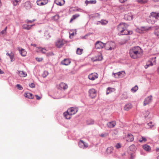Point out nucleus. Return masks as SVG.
Instances as JSON below:
<instances>
[{
    "mask_svg": "<svg viewBox=\"0 0 159 159\" xmlns=\"http://www.w3.org/2000/svg\"><path fill=\"white\" fill-rule=\"evenodd\" d=\"M35 59H36V60L37 61H39V62L43 60V59L42 58L36 57Z\"/></svg>",
    "mask_w": 159,
    "mask_h": 159,
    "instance_id": "55",
    "label": "nucleus"
},
{
    "mask_svg": "<svg viewBox=\"0 0 159 159\" xmlns=\"http://www.w3.org/2000/svg\"><path fill=\"white\" fill-rule=\"evenodd\" d=\"M16 87L19 90H22L23 89V87L21 86V85L19 84H17L16 85Z\"/></svg>",
    "mask_w": 159,
    "mask_h": 159,
    "instance_id": "54",
    "label": "nucleus"
},
{
    "mask_svg": "<svg viewBox=\"0 0 159 159\" xmlns=\"http://www.w3.org/2000/svg\"><path fill=\"white\" fill-rule=\"evenodd\" d=\"M119 1L121 3H123L125 2L124 0H119Z\"/></svg>",
    "mask_w": 159,
    "mask_h": 159,
    "instance_id": "62",
    "label": "nucleus"
},
{
    "mask_svg": "<svg viewBox=\"0 0 159 159\" xmlns=\"http://www.w3.org/2000/svg\"><path fill=\"white\" fill-rule=\"evenodd\" d=\"M116 125V122L115 121H113L108 122L107 124V127L109 128H114Z\"/></svg>",
    "mask_w": 159,
    "mask_h": 159,
    "instance_id": "13",
    "label": "nucleus"
},
{
    "mask_svg": "<svg viewBox=\"0 0 159 159\" xmlns=\"http://www.w3.org/2000/svg\"><path fill=\"white\" fill-rule=\"evenodd\" d=\"M152 122H150L148 124V125L150 126V128H152V126H153V125H152Z\"/></svg>",
    "mask_w": 159,
    "mask_h": 159,
    "instance_id": "59",
    "label": "nucleus"
},
{
    "mask_svg": "<svg viewBox=\"0 0 159 159\" xmlns=\"http://www.w3.org/2000/svg\"><path fill=\"white\" fill-rule=\"evenodd\" d=\"M83 51V49L78 48L76 50V53L78 55H81V54Z\"/></svg>",
    "mask_w": 159,
    "mask_h": 159,
    "instance_id": "36",
    "label": "nucleus"
},
{
    "mask_svg": "<svg viewBox=\"0 0 159 159\" xmlns=\"http://www.w3.org/2000/svg\"><path fill=\"white\" fill-rule=\"evenodd\" d=\"M85 3L87 5L89 4H95L97 2V1L96 0H90L89 1H88V0H86L85 1Z\"/></svg>",
    "mask_w": 159,
    "mask_h": 159,
    "instance_id": "31",
    "label": "nucleus"
},
{
    "mask_svg": "<svg viewBox=\"0 0 159 159\" xmlns=\"http://www.w3.org/2000/svg\"><path fill=\"white\" fill-rule=\"evenodd\" d=\"M78 145L80 148L83 149L86 148L88 147L87 143L82 140H80L79 141L78 143Z\"/></svg>",
    "mask_w": 159,
    "mask_h": 159,
    "instance_id": "8",
    "label": "nucleus"
},
{
    "mask_svg": "<svg viewBox=\"0 0 159 159\" xmlns=\"http://www.w3.org/2000/svg\"><path fill=\"white\" fill-rule=\"evenodd\" d=\"M153 63L151 61H148L146 63V64L145 65L144 67L145 69H147L148 67L150 66H153Z\"/></svg>",
    "mask_w": 159,
    "mask_h": 159,
    "instance_id": "25",
    "label": "nucleus"
},
{
    "mask_svg": "<svg viewBox=\"0 0 159 159\" xmlns=\"http://www.w3.org/2000/svg\"><path fill=\"white\" fill-rule=\"evenodd\" d=\"M138 89V87L137 85H135L134 87L131 89V91L132 92H135Z\"/></svg>",
    "mask_w": 159,
    "mask_h": 159,
    "instance_id": "37",
    "label": "nucleus"
},
{
    "mask_svg": "<svg viewBox=\"0 0 159 159\" xmlns=\"http://www.w3.org/2000/svg\"><path fill=\"white\" fill-rule=\"evenodd\" d=\"M151 18H153L156 19L157 20L159 18V12L157 13L155 12H152L151 13L150 15Z\"/></svg>",
    "mask_w": 159,
    "mask_h": 159,
    "instance_id": "11",
    "label": "nucleus"
},
{
    "mask_svg": "<svg viewBox=\"0 0 159 159\" xmlns=\"http://www.w3.org/2000/svg\"><path fill=\"white\" fill-rule=\"evenodd\" d=\"M80 16V15L79 14H76L75 15H73L72 16V18L70 20V22H71L73 20L75 19L76 18H77V17H79Z\"/></svg>",
    "mask_w": 159,
    "mask_h": 159,
    "instance_id": "30",
    "label": "nucleus"
},
{
    "mask_svg": "<svg viewBox=\"0 0 159 159\" xmlns=\"http://www.w3.org/2000/svg\"><path fill=\"white\" fill-rule=\"evenodd\" d=\"M125 17L126 18L127 17V19L128 20H131L133 19V16H129L128 15H125Z\"/></svg>",
    "mask_w": 159,
    "mask_h": 159,
    "instance_id": "41",
    "label": "nucleus"
},
{
    "mask_svg": "<svg viewBox=\"0 0 159 159\" xmlns=\"http://www.w3.org/2000/svg\"><path fill=\"white\" fill-rule=\"evenodd\" d=\"M137 1L139 3L144 4L147 3L148 1V0H137Z\"/></svg>",
    "mask_w": 159,
    "mask_h": 159,
    "instance_id": "35",
    "label": "nucleus"
},
{
    "mask_svg": "<svg viewBox=\"0 0 159 159\" xmlns=\"http://www.w3.org/2000/svg\"><path fill=\"white\" fill-rule=\"evenodd\" d=\"M68 88L67 84L63 82H61L59 84L58 89L60 90H65Z\"/></svg>",
    "mask_w": 159,
    "mask_h": 159,
    "instance_id": "10",
    "label": "nucleus"
},
{
    "mask_svg": "<svg viewBox=\"0 0 159 159\" xmlns=\"http://www.w3.org/2000/svg\"><path fill=\"white\" fill-rule=\"evenodd\" d=\"M134 158V156H133V154H131V157L130 159H133Z\"/></svg>",
    "mask_w": 159,
    "mask_h": 159,
    "instance_id": "60",
    "label": "nucleus"
},
{
    "mask_svg": "<svg viewBox=\"0 0 159 159\" xmlns=\"http://www.w3.org/2000/svg\"><path fill=\"white\" fill-rule=\"evenodd\" d=\"M102 57L101 56H99L98 59H96L95 61H101L102 59Z\"/></svg>",
    "mask_w": 159,
    "mask_h": 159,
    "instance_id": "57",
    "label": "nucleus"
},
{
    "mask_svg": "<svg viewBox=\"0 0 159 159\" xmlns=\"http://www.w3.org/2000/svg\"><path fill=\"white\" fill-rule=\"evenodd\" d=\"M130 57L133 59H136L139 57L142 54V50L139 46L134 47L129 50Z\"/></svg>",
    "mask_w": 159,
    "mask_h": 159,
    "instance_id": "1",
    "label": "nucleus"
},
{
    "mask_svg": "<svg viewBox=\"0 0 159 159\" xmlns=\"http://www.w3.org/2000/svg\"><path fill=\"white\" fill-rule=\"evenodd\" d=\"M156 150L157 152H159V148H157L156 149Z\"/></svg>",
    "mask_w": 159,
    "mask_h": 159,
    "instance_id": "63",
    "label": "nucleus"
},
{
    "mask_svg": "<svg viewBox=\"0 0 159 159\" xmlns=\"http://www.w3.org/2000/svg\"><path fill=\"white\" fill-rule=\"evenodd\" d=\"M34 25V24L32 25H23L22 26V28L24 29H26L27 30H30L32 27Z\"/></svg>",
    "mask_w": 159,
    "mask_h": 159,
    "instance_id": "24",
    "label": "nucleus"
},
{
    "mask_svg": "<svg viewBox=\"0 0 159 159\" xmlns=\"http://www.w3.org/2000/svg\"><path fill=\"white\" fill-rule=\"evenodd\" d=\"M129 148L131 151H134L135 150L136 147L134 145L132 144L130 146Z\"/></svg>",
    "mask_w": 159,
    "mask_h": 159,
    "instance_id": "46",
    "label": "nucleus"
},
{
    "mask_svg": "<svg viewBox=\"0 0 159 159\" xmlns=\"http://www.w3.org/2000/svg\"><path fill=\"white\" fill-rule=\"evenodd\" d=\"M4 71L1 70L0 69V74H4Z\"/></svg>",
    "mask_w": 159,
    "mask_h": 159,
    "instance_id": "61",
    "label": "nucleus"
},
{
    "mask_svg": "<svg viewBox=\"0 0 159 159\" xmlns=\"http://www.w3.org/2000/svg\"><path fill=\"white\" fill-rule=\"evenodd\" d=\"M113 150V147H108L107 149V153L108 154H111Z\"/></svg>",
    "mask_w": 159,
    "mask_h": 159,
    "instance_id": "32",
    "label": "nucleus"
},
{
    "mask_svg": "<svg viewBox=\"0 0 159 159\" xmlns=\"http://www.w3.org/2000/svg\"><path fill=\"white\" fill-rule=\"evenodd\" d=\"M18 50L19 51L20 54L22 56L25 57L26 56L27 52L25 49L23 48L20 49V48H19Z\"/></svg>",
    "mask_w": 159,
    "mask_h": 159,
    "instance_id": "18",
    "label": "nucleus"
},
{
    "mask_svg": "<svg viewBox=\"0 0 159 159\" xmlns=\"http://www.w3.org/2000/svg\"><path fill=\"white\" fill-rule=\"evenodd\" d=\"M98 75L96 73H93L90 74L88 76L89 79L92 80H94L98 78Z\"/></svg>",
    "mask_w": 159,
    "mask_h": 159,
    "instance_id": "9",
    "label": "nucleus"
},
{
    "mask_svg": "<svg viewBox=\"0 0 159 159\" xmlns=\"http://www.w3.org/2000/svg\"><path fill=\"white\" fill-rule=\"evenodd\" d=\"M154 33L155 35L157 36L159 38V28L158 29L156 30Z\"/></svg>",
    "mask_w": 159,
    "mask_h": 159,
    "instance_id": "47",
    "label": "nucleus"
},
{
    "mask_svg": "<svg viewBox=\"0 0 159 159\" xmlns=\"http://www.w3.org/2000/svg\"><path fill=\"white\" fill-rule=\"evenodd\" d=\"M70 63V61L68 59H65L61 62V63L65 65H68Z\"/></svg>",
    "mask_w": 159,
    "mask_h": 159,
    "instance_id": "19",
    "label": "nucleus"
},
{
    "mask_svg": "<svg viewBox=\"0 0 159 159\" xmlns=\"http://www.w3.org/2000/svg\"><path fill=\"white\" fill-rule=\"evenodd\" d=\"M134 140V138L133 135L131 134H128L126 137V141L128 142H131L133 141Z\"/></svg>",
    "mask_w": 159,
    "mask_h": 159,
    "instance_id": "15",
    "label": "nucleus"
},
{
    "mask_svg": "<svg viewBox=\"0 0 159 159\" xmlns=\"http://www.w3.org/2000/svg\"><path fill=\"white\" fill-rule=\"evenodd\" d=\"M36 20V19H34L32 20H25V22L27 23H32V22H34V21H35Z\"/></svg>",
    "mask_w": 159,
    "mask_h": 159,
    "instance_id": "49",
    "label": "nucleus"
},
{
    "mask_svg": "<svg viewBox=\"0 0 159 159\" xmlns=\"http://www.w3.org/2000/svg\"><path fill=\"white\" fill-rule=\"evenodd\" d=\"M38 50L39 51L41 52L43 54L47 52V50L46 49L44 48H39Z\"/></svg>",
    "mask_w": 159,
    "mask_h": 159,
    "instance_id": "33",
    "label": "nucleus"
},
{
    "mask_svg": "<svg viewBox=\"0 0 159 159\" xmlns=\"http://www.w3.org/2000/svg\"><path fill=\"white\" fill-rule=\"evenodd\" d=\"M156 57L152 58L149 61H151L152 62V63H155L156 62Z\"/></svg>",
    "mask_w": 159,
    "mask_h": 159,
    "instance_id": "53",
    "label": "nucleus"
},
{
    "mask_svg": "<svg viewBox=\"0 0 159 159\" xmlns=\"http://www.w3.org/2000/svg\"><path fill=\"white\" fill-rule=\"evenodd\" d=\"M99 22L101 23L102 25H105L108 23L107 21L104 20H102L100 21H99Z\"/></svg>",
    "mask_w": 159,
    "mask_h": 159,
    "instance_id": "39",
    "label": "nucleus"
},
{
    "mask_svg": "<svg viewBox=\"0 0 159 159\" xmlns=\"http://www.w3.org/2000/svg\"><path fill=\"white\" fill-rule=\"evenodd\" d=\"M128 25L125 23H121L117 26V29L120 34L123 33L125 29H127Z\"/></svg>",
    "mask_w": 159,
    "mask_h": 159,
    "instance_id": "4",
    "label": "nucleus"
},
{
    "mask_svg": "<svg viewBox=\"0 0 159 159\" xmlns=\"http://www.w3.org/2000/svg\"><path fill=\"white\" fill-rule=\"evenodd\" d=\"M104 47L107 50H111L115 48L116 45L115 43L113 42H108L106 44H105Z\"/></svg>",
    "mask_w": 159,
    "mask_h": 159,
    "instance_id": "3",
    "label": "nucleus"
},
{
    "mask_svg": "<svg viewBox=\"0 0 159 159\" xmlns=\"http://www.w3.org/2000/svg\"><path fill=\"white\" fill-rule=\"evenodd\" d=\"M25 7L27 9L30 8L31 7V5L30 2H25Z\"/></svg>",
    "mask_w": 159,
    "mask_h": 159,
    "instance_id": "28",
    "label": "nucleus"
},
{
    "mask_svg": "<svg viewBox=\"0 0 159 159\" xmlns=\"http://www.w3.org/2000/svg\"><path fill=\"white\" fill-rule=\"evenodd\" d=\"M133 33V32L131 30H129L127 29H125L123 33H121L120 34L122 35H128L129 34H131Z\"/></svg>",
    "mask_w": 159,
    "mask_h": 159,
    "instance_id": "16",
    "label": "nucleus"
},
{
    "mask_svg": "<svg viewBox=\"0 0 159 159\" xmlns=\"http://www.w3.org/2000/svg\"><path fill=\"white\" fill-rule=\"evenodd\" d=\"M151 29L150 27H148L146 26H142L140 27V30L142 31H147Z\"/></svg>",
    "mask_w": 159,
    "mask_h": 159,
    "instance_id": "27",
    "label": "nucleus"
},
{
    "mask_svg": "<svg viewBox=\"0 0 159 159\" xmlns=\"http://www.w3.org/2000/svg\"><path fill=\"white\" fill-rule=\"evenodd\" d=\"M24 96L25 97L28 98L29 99H33L34 97L33 94L30 93H25L24 94Z\"/></svg>",
    "mask_w": 159,
    "mask_h": 159,
    "instance_id": "23",
    "label": "nucleus"
},
{
    "mask_svg": "<svg viewBox=\"0 0 159 159\" xmlns=\"http://www.w3.org/2000/svg\"><path fill=\"white\" fill-rule=\"evenodd\" d=\"M143 148L145 151L147 152H150L151 150V147L146 144L143 145Z\"/></svg>",
    "mask_w": 159,
    "mask_h": 159,
    "instance_id": "20",
    "label": "nucleus"
},
{
    "mask_svg": "<svg viewBox=\"0 0 159 159\" xmlns=\"http://www.w3.org/2000/svg\"><path fill=\"white\" fill-rule=\"evenodd\" d=\"M7 55L9 57L11 61H13V55L12 54H10L9 53H7Z\"/></svg>",
    "mask_w": 159,
    "mask_h": 159,
    "instance_id": "42",
    "label": "nucleus"
},
{
    "mask_svg": "<svg viewBox=\"0 0 159 159\" xmlns=\"http://www.w3.org/2000/svg\"><path fill=\"white\" fill-rule=\"evenodd\" d=\"M114 89H112L110 87H108L107 88V92H106V94H108L110 93H111L112 91V90Z\"/></svg>",
    "mask_w": 159,
    "mask_h": 159,
    "instance_id": "40",
    "label": "nucleus"
},
{
    "mask_svg": "<svg viewBox=\"0 0 159 159\" xmlns=\"http://www.w3.org/2000/svg\"><path fill=\"white\" fill-rule=\"evenodd\" d=\"M48 0H39L37 1V3L39 6H43L48 2Z\"/></svg>",
    "mask_w": 159,
    "mask_h": 159,
    "instance_id": "14",
    "label": "nucleus"
},
{
    "mask_svg": "<svg viewBox=\"0 0 159 159\" xmlns=\"http://www.w3.org/2000/svg\"><path fill=\"white\" fill-rule=\"evenodd\" d=\"M146 141L147 139H146V138L143 137H142L141 139H140L139 140V141L140 143H142L143 142H145Z\"/></svg>",
    "mask_w": 159,
    "mask_h": 159,
    "instance_id": "45",
    "label": "nucleus"
},
{
    "mask_svg": "<svg viewBox=\"0 0 159 159\" xmlns=\"http://www.w3.org/2000/svg\"><path fill=\"white\" fill-rule=\"evenodd\" d=\"M94 120L92 119H89L86 121V123L87 125H92L94 124Z\"/></svg>",
    "mask_w": 159,
    "mask_h": 159,
    "instance_id": "26",
    "label": "nucleus"
},
{
    "mask_svg": "<svg viewBox=\"0 0 159 159\" xmlns=\"http://www.w3.org/2000/svg\"><path fill=\"white\" fill-rule=\"evenodd\" d=\"M21 0H14L13 4L14 6H16L18 5L20 2Z\"/></svg>",
    "mask_w": 159,
    "mask_h": 159,
    "instance_id": "38",
    "label": "nucleus"
},
{
    "mask_svg": "<svg viewBox=\"0 0 159 159\" xmlns=\"http://www.w3.org/2000/svg\"><path fill=\"white\" fill-rule=\"evenodd\" d=\"M157 73L159 74V67L157 68Z\"/></svg>",
    "mask_w": 159,
    "mask_h": 159,
    "instance_id": "64",
    "label": "nucleus"
},
{
    "mask_svg": "<svg viewBox=\"0 0 159 159\" xmlns=\"http://www.w3.org/2000/svg\"><path fill=\"white\" fill-rule=\"evenodd\" d=\"M152 100V96H150L146 98L144 100L143 105L145 106L150 102Z\"/></svg>",
    "mask_w": 159,
    "mask_h": 159,
    "instance_id": "12",
    "label": "nucleus"
},
{
    "mask_svg": "<svg viewBox=\"0 0 159 159\" xmlns=\"http://www.w3.org/2000/svg\"><path fill=\"white\" fill-rule=\"evenodd\" d=\"M149 19L148 20V22L151 24H153L155 23L157 21L156 19L153 18H151V16H149Z\"/></svg>",
    "mask_w": 159,
    "mask_h": 159,
    "instance_id": "21",
    "label": "nucleus"
},
{
    "mask_svg": "<svg viewBox=\"0 0 159 159\" xmlns=\"http://www.w3.org/2000/svg\"><path fill=\"white\" fill-rule=\"evenodd\" d=\"M59 18V16L58 15H56L52 17V19L55 21H57Z\"/></svg>",
    "mask_w": 159,
    "mask_h": 159,
    "instance_id": "34",
    "label": "nucleus"
},
{
    "mask_svg": "<svg viewBox=\"0 0 159 159\" xmlns=\"http://www.w3.org/2000/svg\"><path fill=\"white\" fill-rule=\"evenodd\" d=\"M122 72H117V73H113L112 74H113V75H118V76H117L116 77H115L116 78H118L120 77V75L122 74ZM115 76H116V75Z\"/></svg>",
    "mask_w": 159,
    "mask_h": 159,
    "instance_id": "44",
    "label": "nucleus"
},
{
    "mask_svg": "<svg viewBox=\"0 0 159 159\" xmlns=\"http://www.w3.org/2000/svg\"><path fill=\"white\" fill-rule=\"evenodd\" d=\"M89 93V96L92 98H94L96 96L97 92L94 89H90Z\"/></svg>",
    "mask_w": 159,
    "mask_h": 159,
    "instance_id": "6",
    "label": "nucleus"
},
{
    "mask_svg": "<svg viewBox=\"0 0 159 159\" xmlns=\"http://www.w3.org/2000/svg\"><path fill=\"white\" fill-rule=\"evenodd\" d=\"M7 29V27H6L4 30H3L0 33V34H6V30Z\"/></svg>",
    "mask_w": 159,
    "mask_h": 159,
    "instance_id": "48",
    "label": "nucleus"
},
{
    "mask_svg": "<svg viewBox=\"0 0 159 159\" xmlns=\"http://www.w3.org/2000/svg\"><path fill=\"white\" fill-rule=\"evenodd\" d=\"M35 97H36V99L37 100H40L41 98V97H39V96L38 95H35Z\"/></svg>",
    "mask_w": 159,
    "mask_h": 159,
    "instance_id": "58",
    "label": "nucleus"
},
{
    "mask_svg": "<svg viewBox=\"0 0 159 159\" xmlns=\"http://www.w3.org/2000/svg\"><path fill=\"white\" fill-rule=\"evenodd\" d=\"M121 147V145L120 143H117L115 145V147L117 149L120 148Z\"/></svg>",
    "mask_w": 159,
    "mask_h": 159,
    "instance_id": "52",
    "label": "nucleus"
},
{
    "mask_svg": "<svg viewBox=\"0 0 159 159\" xmlns=\"http://www.w3.org/2000/svg\"><path fill=\"white\" fill-rule=\"evenodd\" d=\"M78 111V108L76 107H71L69 108L66 112L64 113L63 115L65 118L67 119H70L71 116L75 114Z\"/></svg>",
    "mask_w": 159,
    "mask_h": 159,
    "instance_id": "2",
    "label": "nucleus"
},
{
    "mask_svg": "<svg viewBox=\"0 0 159 159\" xmlns=\"http://www.w3.org/2000/svg\"><path fill=\"white\" fill-rule=\"evenodd\" d=\"M132 106L130 103H128L125 106L124 109L126 111H129L131 108Z\"/></svg>",
    "mask_w": 159,
    "mask_h": 159,
    "instance_id": "22",
    "label": "nucleus"
},
{
    "mask_svg": "<svg viewBox=\"0 0 159 159\" xmlns=\"http://www.w3.org/2000/svg\"><path fill=\"white\" fill-rule=\"evenodd\" d=\"M109 135V133H106L104 134H101L100 135V136L102 138L106 136H107Z\"/></svg>",
    "mask_w": 159,
    "mask_h": 159,
    "instance_id": "50",
    "label": "nucleus"
},
{
    "mask_svg": "<svg viewBox=\"0 0 159 159\" xmlns=\"http://www.w3.org/2000/svg\"><path fill=\"white\" fill-rule=\"evenodd\" d=\"M54 55V53L52 52H49L47 53L46 54V55L47 57H49L52 56H53Z\"/></svg>",
    "mask_w": 159,
    "mask_h": 159,
    "instance_id": "51",
    "label": "nucleus"
},
{
    "mask_svg": "<svg viewBox=\"0 0 159 159\" xmlns=\"http://www.w3.org/2000/svg\"><path fill=\"white\" fill-rule=\"evenodd\" d=\"M104 46L105 44L100 41H97L95 43V48L97 49L102 48Z\"/></svg>",
    "mask_w": 159,
    "mask_h": 159,
    "instance_id": "7",
    "label": "nucleus"
},
{
    "mask_svg": "<svg viewBox=\"0 0 159 159\" xmlns=\"http://www.w3.org/2000/svg\"><path fill=\"white\" fill-rule=\"evenodd\" d=\"M66 42L63 39H58L55 43L56 46L59 48H61L65 43Z\"/></svg>",
    "mask_w": 159,
    "mask_h": 159,
    "instance_id": "5",
    "label": "nucleus"
},
{
    "mask_svg": "<svg viewBox=\"0 0 159 159\" xmlns=\"http://www.w3.org/2000/svg\"><path fill=\"white\" fill-rule=\"evenodd\" d=\"M55 2L56 4L61 6L64 4L65 1L64 0H55Z\"/></svg>",
    "mask_w": 159,
    "mask_h": 159,
    "instance_id": "17",
    "label": "nucleus"
},
{
    "mask_svg": "<svg viewBox=\"0 0 159 159\" xmlns=\"http://www.w3.org/2000/svg\"><path fill=\"white\" fill-rule=\"evenodd\" d=\"M19 75L21 77H25L27 76V74L23 71H19Z\"/></svg>",
    "mask_w": 159,
    "mask_h": 159,
    "instance_id": "29",
    "label": "nucleus"
},
{
    "mask_svg": "<svg viewBox=\"0 0 159 159\" xmlns=\"http://www.w3.org/2000/svg\"><path fill=\"white\" fill-rule=\"evenodd\" d=\"M48 74V72L47 71H44L42 75V76L43 78L46 77Z\"/></svg>",
    "mask_w": 159,
    "mask_h": 159,
    "instance_id": "43",
    "label": "nucleus"
},
{
    "mask_svg": "<svg viewBox=\"0 0 159 159\" xmlns=\"http://www.w3.org/2000/svg\"><path fill=\"white\" fill-rule=\"evenodd\" d=\"M29 86L31 88H34L35 87V84L33 83L29 84Z\"/></svg>",
    "mask_w": 159,
    "mask_h": 159,
    "instance_id": "56",
    "label": "nucleus"
}]
</instances>
